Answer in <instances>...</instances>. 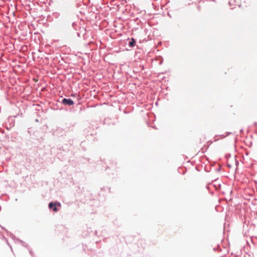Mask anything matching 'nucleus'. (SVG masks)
I'll use <instances>...</instances> for the list:
<instances>
[{
    "mask_svg": "<svg viewBox=\"0 0 257 257\" xmlns=\"http://www.w3.org/2000/svg\"><path fill=\"white\" fill-rule=\"evenodd\" d=\"M63 103L66 105H68L69 106L72 105L74 104V101H72L70 99H66L64 98L62 100Z\"/></svg>",
    "mask_w": 257,
    "mask_h": 257,
    "instance_id": "obj_1",
    "label": "nucleus"
},
{
    "mask_svg": "<svg viewBox=\"0 0 257 257\" xmlns=\"http://www.w3.org/2000/svg\"><path fill=\"white\" fill-rule=\"evenodd\" d=\"M56 205H57V204L56 203L50 202L49 204V208L53 209L54 211L56 212L57 211ZM58 205L60 206V204L58 203Z\"/></svg>",
    "mask_w": 257,
    "mask_h": 257,
    "instance_id": "obj_2",
    "label": "nucleus"
},
{
    "mask_svg": "<svg viewBox=\"0 0 257 257\" xmlns=\"http://www.w3.org/2000/svg\"><path fill=\"white\" fill-rule=\"evenodd\" d=\"M135 43H136L135 40L134 39L132 38L131 39V41L130 42L129 46L131 47H133L135 45Z\"/></svg>",
    "mask_w": 257,
    "mask_h": 257,
    "instance_id": "obj_3",
    "label": "nucleus"
}]
</instances>
